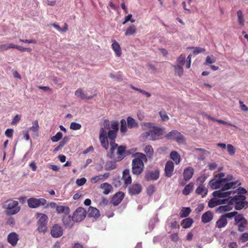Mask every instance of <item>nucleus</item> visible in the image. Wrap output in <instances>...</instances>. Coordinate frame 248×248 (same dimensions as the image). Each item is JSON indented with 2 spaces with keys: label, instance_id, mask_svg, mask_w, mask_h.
<instances>
[{
  "label": "nucleus",
  "instance_id": "obj_1",
  "mask_svg": "<svg viewBox=\"0 0 248 248\" xmlns=\"http://www.w3.org/2000/svg\"><path fill=\"white\" fill-rule=\"evenodd\" d=\"M116 136L117 132L115 130L109 131L108 134V138L111 141L110 142V148L109 152L107 155V156L110 158H114L115 151L117 150L116 154L117 155V157L116 158L115 160L120 161L128 154L126 151L125 146L123 145L118 146V145L115 142Z\"/></svg>",
  "mask_w": 248,
  "mask_h": 248
},
{
  "label": "nucleus",
  "instance_id": "obj_2",
  "mask_svg": "<svg viewBox=\"0 0 248 248\" xmlns=\"http://www.w3.org/2000/svg\"><path fill=\"white\" fill-rule=\"evenodd\" d=\"M134 158L132 161V172L136 175L141 174L144 169V162L147 161L145 155L141 153L137 152L133 154Z\"/></svg>",
  "mask_w": 248,
  "mask_h": 248
},
{
  "label": "nucleus",
  "instance_id": "obj_3",
  "mask_svg": "<svg viewBox=\"0 0 248 248\" xmlns=\"http://www.w3.org/2000/svg\"><path fill=\"white\" fill-rule=\"evenodd\" d=\"M144 125L150 128L148 131L144 132L142 136L151 140H155L161 138L163 129L158 126H155L153 123H145Z\"/></svg>",
  "mask_w": 248,
  "mask_h": 248
},
{
  "label": "nucleus",
  "instance_id": "obj_4",
  "mask_svg": "<svg viewBox=\"0 0 248 248\" xmlns=\"http://www.w3.org/2000/svg\"><path fill=\"white\" fill-rule=\"evenodd\" d=\"M241 185V183L237 180L234 182L230 183H225L223 188L220 190L215 191L213 192V195L214 197H218L219 198L228 197L231 194L232 191H225L231 188H234Z\"/></svg>",
  "mask_w": 248,
  "mask_h": 248
},
{
  "label": "nucleus",
  "instance_id": "obj_5",
  "mask_svg": "<svg viewBox=\"0 0 248 248\" xmlns=\"http://www.w3.org/2000/svg\"><path fill=\"white\" fill-rule=\"evenodd\" d=\"M2 208L6 210V214L10 216L17 214L21 209L18 202L12 199L6 201L3 204Z\"/></svg>",
  "mask_w": 248,
  "mask_h": 248
},
{
  "label": "nucleus",
  "instance_id": "obj_6",
  "mask_svg": "<svg viewBox=\"0 0 248 248\" xmlns=\"http://www.w3.org/2000/svg\"><path fill=\"white\" fill-rule=\"evenodd\" d=\"M229 198L230 203L235 204L234 208L236 210H240L248 206V202L246 201V197L244 195H236L232 198L230 197Z\"/></svg>",
  "mask_w": 248,
  "mask_h": 248
},
{
  "label": "nucleus",
  "instance_id": "obj_7",
  "mask_svg": "<svg viewBox=\"0 0 248 248\" xmlns=\"http://www.w3.org/2000/svg\"><path fill=\"white\" fill-rule=\"evenodd\" d=\"M36 216L40 218L38 221L37 230L40 232H45L47 231L46 224L48 220L47 216L44 214L37 213Z\"/></svg>",
  "mask_w": 248,
  "mask_h": 248
},
{
  "label": "nucleus",
  "instance_id": "obj_8",
  "mask_svg": "<svg viewBox=\"0 0 248 248\" xmlns=\"http://www.w3.org/2000/svg\"><path fill=\"white\" fill-rule=\"evenodd\" d=\"M46 203L47 201L44 198H30L27 200L28 205L31 208H36L40 206H44Z\"/></svg>",
  "mask_w": 248,
  "mask_h": 248
},
{
  "label": "nucleus",
  "instance_id": "obj_9",
  "mask_svg": "<svg viewBox=\"0 0 248 248\" xmlns=\"http://www.w3.org/2000/svg\"><path fill=\"white\" fill-rule=\"evenodd\" d=\"M247 220L243 215L239 214L234 218V225L238 227V231L240 232H244L247 225Z\"/></svg>",
  "mask_w": 248,
  "mask_h": 248
},
{
  "label": "nucleus",
  "instance_id": "obj_10",
  "mask_svg": "<svg viewBox=\"0 0 248 248\" xmlns=\"http://www.w3.org/2000/svg\"><path fill=\"white\" fill-rule=\"evenodd\" d=\"M87 212L82 207L78 208L74 212L72 220L75 222H80L86 217Z\"/></svg>",
  "mask_w": 248,
  "mask_h": 248
},
{
  "label": "nucleus",
  "instance_id": "obj_11",
  "mask_svg": "<svg viewBox=\"0 0 248 248\" xmlns=\"http://www.w3.org/2000/svg\"><path fill=\"white\" fill-rule=\"evenodd\" d=\"M160 176V171L158 169L148 170L145 173L144 179L146 181L157 180Z\"/></svg>",
  "mask_w": 248,
  "mask_h": 248
},
{
  "label": "nucleus",
  "instance_id": "obj_12",
  "mask_svg": "<svg viewBox=\"0 0 248 248\" xmlns=\"http://www.w3.org/2000/svg\"><path fill=\"white\" fill-rule=\"evenodd\" d=\"M166 137L170 140H175L178 143H182L184 141V136L177 130H172L167 134Z\"/></svg>",
  "mask_w": 248,
  "mask_h": 248
},
{
  "label": "nucleus",
  "instance_id": "obj_13",
  "mask_svg": "<svg viewBox=\"0 0 248 248\" xmlns=\"http://www.w3.org/2000/svg\"><path fill=\"white\" fill-rule=\"evenodd\" d=\"M128 193L131 195H136L140 194L142 190L141 184L139 183L133 184L128 187Z\"/></svg>",
  "mask_w": 248,
  "mask_h": 248
},
{
  "label": "nucleus",
  "instance_id": "obj_14",
  "mask_svg": "<svg viewBox=\"0 0 248 248\" xmlns=\"http://www.w3.org/2000/svg\"><path fill=\"white\" fill-rule=\"evenodd\" d=\"M19 239V235L15 232L10 233L7 236V242L13 247L16 246Z\"/></svg>",
  "mask_w": 248,
  "mask_h": 248
},
{
  "label": "nucleus",
  "instance_id": "obj_15",
  "mask_svg": "<svg viewBox=\"0 0 248 248\" xmlns=\"http://www.w3.org/2000/svg\"><path fill=\"white\" fill-rule=\"evenodd\" d=\"M51 234L54 238H58L63 234V229L58 224H55L53 226L51 230Z\"/></svg>",
  "mask_w": 248,
  "mask_h": 248
},
{
  "label": "nucleus",
  "instance_id": "obj_16",
  "mask_svg": "<svg viewBox=\"0 0 248 248\" xmlns=\"http://www.w3.org/2000/svg\"><path fill=\"white\" fill-rule=\"evenodd\" d=\"M165 175L167 177H170L174 171V164L171 161H168L165 167Z\"/></svg>",
  "mask_w": 248,
  "mask_h": 248
},
{
  "label": "nucleus",
  "instance_id": "obj_17",
  "mask_svg": "<svg viewBox=\"0 0 248 248\" xmlns=\"http://www.w3.org/2000/svg\"><path fill=\"white\" fill-rule=\"evenodd\" d=\"M124 197V193L119 191L117 192L112 197L111 202L114 206L119 205L123 200Z\"/></svg>",
  "mask_w": 248,
  "mask_h": 248
},
{
  "label": "nucleus",
  "instance_id": "obj_18",
  "mask_svg": "<svg viewBox=\"0 0 248 248\" xmlns=\"http://www.w3.org/2000/svg\"><path fill=\"white\" fill-rule=\"evenodd\" d=\"M216 197H214V198L211 199L209 201L208 206L210 208H213L220 204H226V202L228 201L227 199L219 200L216 198Z\"/></svg>",
  "mask_w": 248,
  "mask_h": 248
},
{
  "label": "nucleus",
  "instance_id": "obj_19",
  "mask_svg": "<svg viewBox=\"0 0 248 248\" xmlns=\"http://www.w3.org/2000/svg\"><path fill=\"white\" fill-rule=\"evenodd\" d=\"M224 184V181L216 178L215 180H212L209 183V185L213 189H216L220 187L223 188Z\"/></svg>",
  "mask_w": 248,
  "mask_h": 248
},
{
  "label": "nucleus",
  "instance_id": "obj_20",
  "mask_svg": "<svg viewBox=\"0 0 248 248\" xmlns=\"http://www.w3.org/2000/svg\"><path fill=\"white\" fill-rule=\"evenodd\" d=\"M194 174V169L193 168L188 167L186 168L183 172L184 180L185 181H188L193 176Z\"/></svg>",
  "mask_w": 248,
  "mask_h": 248
},
{
  "label": "nucleus",
  "instance_id": "obj_21",
  "mask_svg": "<svg viewBox=\"0 0 248 248\" xmlns=\"http://www.w3.org/2000/svg\"><path fill=\"white\" fill-rule=\"evenodd\" d=\"M122 179L125 185H128L131 184L132 178L130 174L129 170L125 169L123 170Z\"/></svg>",
  "mask_w": 248,
  "mask_h": 248
},
{
  "label": "nucleus",
  "instance_id": "obj_22",
  "mask_svg": "<svg viewBox=\"0 0 248 248\" xmlns=\"http://www.w3.org/2000/svg\"><path fill=\"white\" fill-rule=\"evenodd\" d=\"M88 214L89 217H93L95 219L98 218L100 216L99 210L93 206L89 207Z\"/></svg>",
  "mask_w": 248,
  "mask_h": 248
},
{
  "label": "nucleus",
  "instance_id": "obj_23",
  "mask_svg": "<svg viewBox=\"0 0 248 248\" xmlns=\"http://www.w3.org/2000/svg\"><path fill=\"white\" fill-rule=\"evenodd\" d=\"M230 198H229L228 199H226L228 201H227L226 202V203H227L228 204L219 206L217 209V211L220 213H223L231 211L232 209V204L230 203Z\"/></svg>",
  "mask_w": 248,
  "mask_h": 248
},
{
  "label": "nucleus",
  "instance_id": "obj_24",
  "mask_svg": "<svg viewBox=\"0 0 248 248\" xmlns=\"http://www.w3.org/2000/svg\"><path fill=\"white\" fill-rule=\"evenodd\" d=\"M213 218V214L210 211H208L204 213L202 216V221L203 223H207L212 220Z\"/></svg>",
  "mask_w": 248,
  "mask_h": 248
},
{
  "label": "nucleus",
  "instance_id": "obj_25",
  "mask_svg": "<svg viewBox=\"0 0 248 248\" xmlns=\"http://www.w3.org/2000/svg\"><path fill=\"white\" fill-rule=\"evenodd\" d=\"M112 42L111 47L115 52L116 55L118 57L121 56L122 55V50L120 45L115 40H112Z\"/></svg>",
  "mask_w": 248,
  "mask_h": 248
},
{
  "label": "nucleus",
  "instance_id": "obj_26",
  "mask_svg": "<svg viewBox=\"0 0 248 248\" xmlns=\"http://www.w3.org/2000/svg\"><path fill=\"white\" fill-rule=\"evenodd\" d=\"M75 94L76 96L82 99L90 100L93 98V97L91 96H88L86 95L84 93V91L81 88L78 89L76 91Z\"/></svg>",
  "mask_w": 248,
  "mask_h": 248
},
{
  "label": "nucleus",
  "instance_id": "obj_27",
  "mask_svg": "<svg viewBox=\"0 0 248 248\" xmlns=\"http://www.w3.org/2000/svg\"><path fill=\"white\" fill-rule=\"evenodd\" d=\"M228 223L227 219H226L223 215H221L218 220L216 223L215 227L216 228L221 229L225 227Z\"/></svg>",
  "mask_w": 248,
  "mask_h": 248
},
{
  "label": "nucleus",
  "instance_id": "obj_28",
  "mask_svg": "<svg viewBox=\"0 0 248 248\" xmlns=\"http://www.w3.org/2000/svg\"><path fill=\"white\" fill-rule=\"evenodd\" d=\"M100 188L104 190L103 193L108 195L112 190V186L108 183H104L100 185Z\"/></svg>",
  "mask_w": 248,
  "mask_h": 248
},
{
  "label": "nucleus",
  "instance_id": "obj_29",
  "mask_svg": "<svg viewBox=\"0 0 248 248\" xmlns=\"http://www.w3.org/2000/svg\"><path fill=\"white\" fill-rule=\"evenodd\" d=\"M56 211L58 214L63 213L67 215L70 213V208L68 206L58 205Z\"/></svg>",
  "mask_w": 248,
  "mask_h": 248
},
{
  "label": "nucleus",
  "instance_id": "obj_30",
  "mask_svg": "<svg viewBox=\"0 0 248 248\" xmlns=\"http://www.w3.org/2000/svg\"><path fill=\"white\" fill-rule=\"evenodd\" d=\"M170 158L176 165L179 164L181 161L180 155L176 151H172L170 153Z\"/></svg>",
  "mask_w": 248,
  "mask_h": 248
},
{
  "label": "nucleus",
  "instance_id": "obj_31",
  "mask_svg": "<svg viewBox=\"0 0 248 248\" xmlns=\"http://www.w3.org/2000/svg\"><path fill=\"white\" fill-rule=\"evenodd\" d=\"M136 32V27L134 25H131L125 30L124 35L125 36L133 35Z\"/></svg>",
  "mask_w": 248,
  "mask_h": 248
},
{
  "label": "nucleus",
  "instance_id": "obj_32",
  "mask_svg": "<svg viewBox=\"0 0 248 248\" xmlns=\"http://www.w3.org/2000/svg\"><path fill=\"white\" fill-rule=\"evenodd\" d=\"M117 157V156L116 157H115V155L114 156V158H113L115 160L114 161H109L107 162L106 164L105 165V169L106 170H112L116 169V161H117L115 160V159Z\"/></svg>",
  "mask_w": 248,
  "mask_h": 248
},
{
  "label": "nucleus",
  "instance_id": "obj_33",
  "mask_svg": "<svg viewBox=\"0 0 248 248\" xmlns=\"http://www.w3.org/2000/svg\"><path fill=\"white\" fill-rule=\"evenodd\" d=\"M193 223V220L190 218H186L181 222V225L185 229L190 228Z\"/></svg>",
  "mask_w": 248,
  "mask_h": 248
},
{
  "label": "nucleus",
  "instance_id": "obj_34",
  "mask_svg": "<svg viewBox=\"0 0 248 248\" xmlns=\"http://www.w3.org/2000/svg\"><path fill=\"white\" fill-rule=\"evenodd\" d=\"M193 187L194 184L193 183H189L185 186V188L183 190V194L185 195H188L193 191Z\"/></svg>",
  "mask_w": 248,
  "mask_h": 248
},
{
  "label": "nucleus",
  "instance_id": "obj_35",
  "mask_svg": "<svg viewBox=\"0 0 248 248\" xmlns=\"http://www.w3.org/2000/svg\"><path fill=\"white\" fill-rule=\"evenodd\" d=\"M196 193L197 194L201 195L203 197L205 196L207 193V190L202 185H200L196 189Z\"/></svg>",
  "mask_w": 248,
  "mask_h": 248
},
{
  "label": "nucleus",
  "instance_id": "obj_36",
  "mask_svg": "<svg viewBox=\"0 0 248 248\" xmlns=\"http://www.w3.org/2000/svg\"><path fill=\"white\" fill-rule=\"evenodd\" d=\"M144 152L149 158H152L154 155V150L151 145H146L145 147Z\"/></svg>",
  "mask_w": 248,
  "mask_h": 248
},
{
  "label": "nucleus",
  "instance_id": "obj_37",
  "mask_svg": "<svg viewBox=\"0 0 248 248\" xmlns=\"http://www.w3.org/2000/svg\"><path fill=\"white\" fill-rule=\"evenodd\" d=\"M190 212V207H183L180 211V216L182 218L186 217L188 216Z\"/></svg>",
  "mask_w": 248,
  "mask_h": 248
},
{
  "label": "nucleus",
  "instance_id": "obj_38",
  "mask_svg": "<svg viewBox=\"0 0 248 248\" xmlns=\"http://www.w3.org/2000/svg\"><path fill=\"white\" fill-rule=\"evenodd\" d=\"M127 125L129 128L138 127V124L135 120L131 117H128L127 119Z\"/></svg>",
  "mask_w": 248,
  "mask_h": 248
},
{
  "label": "nucleus",
  "instance_id": "obj_39",
  "mask_svg": "<svg viewBox=\"0 0 248 248\" xmlns=\"http://www.w3.org/2000/svg\"><path fill=\"white\" fill-rule=\"evenodd\" d=\"M237 15L238 17V22L239 24L242 26H243L244 25L245 20L242 11L241 10H239L237 12Z\"/></svg>",
  "mask_w": 248,
  "mask_h": 248
},
{
  "label": "nucleus",
  "instance_id": "obj_40",
  "mask_svg": "<svg viewBox=\"0 0 248 248\" xmlns=\"http://www.w3.org/2000/svg\"><path fill=\"white\" fill-rule=\"evenodd\" d=\"M173 68L174 69L175 72L177 73L179 76H181L183 75L184 69L183 68V65L176 64L173 65Z\"/></svg>",
  "mask_w": 248,
  "mask_h": 248
},
{
  "label": "nucleus",
  "instance_id": "obj_41",
  "mask_svg": "<svg viewBox=\"0 0 248 248\" xmlns=\"http://www.w3.org/2000/svg\"><path fill=\"white\" fill-rule=\"evenodd\" d=\"M177 64L184 65L186 62V56L185 54L180 55L177 59Z\"/></svg>",
  "mask_w": 248,
  "mask_h": 248
},
{
  "label": "nucleus",
  "instance_id": "obj_42",
  "mask_svg": "<svg viewBox=\"0 0 248 248\" xmlns=\"http://www.w3.org/2000/svg\"><path fill=\"white\" fill-rule=\"evenodd\" d=\"M121 127H120V131L123 134H124L127 130V126L126 123L124 119H122L121 120Z\"/></svg>",
  "mask_w": 248,
  "mask_h": 248
},
{
  "label": "nucleus",
  "instance_id": "obj_43",
  "mask_svg": "<svg viewBox=\"0 0 248 248\" xmlns=\"http://www.w3.org/2000/svg\"><path fill=\"white\" fill-rule=\"evenodd\" d=\"M239 214L237 211L232 212L225 214L222 215L223 216L227 219V218H232L234 217V219L236 216H237Z\"/></svg>",
  "mask_w": 248,
  "mask_h": 248
},
{
  "label": "nucleus",
  "instance_id": "obj_44",
  "mask_svg": "<svg viewBox=\"0 0 248 248\" xmlns=\"http://www.w3.org/2000/svg\"><path fill=\"white\" fill-rule=\"evenodd\" d=\"M62 137V133L60 132H59L55 136L51 137V140L53 142H57L60 140Z\"/></svg>",
  "mask_w": 248,
  "mask_h": 248
},
{
  "label": "nucleus",
  "instance_id": "obj_45",
  "mask_svg": "<svg viewBox=\"0 0 248 248\" xmlns=\"http://www.w3.org/2000/svg\"><path fill=\"white\" fill-rule=\"evenodd\" d=\"M159 114L163 121L165 122L169 120V117L165 111H161L159 112Z\"/></svg>",
  "mask_w": 248,
  "mask_h": 248
},
{
  "label": "nucleus",
  "instance_id": "obj_46",
  "mask_svg": "<svg viewBox=\"0 0 248 248\" xmlns=\"http://www.w3.org/2000/svg\"><path fill=\"white\" fill-rule=\"evenodd\" d=\"M70 128L73 130H77L81 128V125L76 122H72L71 123Z\"/></svg>",
  "mask_w": 248,
  "mask_h": 248
},
{
  "label": "nucleus",
  "instance_id": "obj_47",
  "mask_svg": "<svg viewBox=\"0 0 248 248\" xmlns=\"http://www.w3.org/2000/svg\"><path fill=\"white\" fill-rule=\"evenodd\" d=\"M227 151L229 154L231 155H233L235 152V149L234 147L230 144L227 145Z\"/></svg>",
  "mask_w": 248,
  "mask_h": 248
},
{
  "label": "nucleus",
  "instance_id": "obj_48",
  "mask_svg": "<svg viewBox=\"0 0 248 248\" xmlns=\"http://www.w3.org/2000/svg\"><path fill=\"white\" fill-rule=\"evenodd\" d=\"M39 128L38 122L37 121H35L33 124V125L30 127V129L33 132H37Z\"/></svg>",
  "mask_w": 248,
  "mask_h": 248
},
{
  "label": "nucleus",
  "instance_id": "obj_49",
  "mask_svg": "<svg viewBox=\"0 0 248 248\" xmlns=\"http://www.w3.org/2000/svg\"><path fill=\"white\" fill-rule=\"evenodd\" d=\"M62 221L64 225L66 226L70 225L71 223V217L70 216H64L62 218Z\"/></svg>",
  "mask_w": 248,
  "mask_h": 248
},
{
  "label": "nucleus",
  "instance_id": "obj_50",
  "mask_svg": "<svg viewBox=\"0 0 248 248\" xmlns=\"http://www.w3.org/2000/svg\"><path fill=\"white\" fill-rule=\"evenodd\" d=\"M132 15L129 14L128 16L124 17V21L122 23V24L124 25L129 21H130L132 23L135 21V20L132 18Z\"/></svg>",
  "mask_w": 248,
  "mask_h": 248
},
{
  "label": "nucleus",
  "instance_id": "obj_51",
  "mask_svg": "<svg viewBox=\"0 0 248 248\" xmlns=\"http://www.w3.org/2000/svg\"><path fill=\"white\" fill-rule=\"evenodd\" d=\"M155 191V187L153 185H150L147 188V194L151 196L152 195Z\"/></svg>",
  "mask_w": 248,
  "mask_h": 248
},
{
  "label": "nucleus",
  "instance_id": "obj_52",
  "mask_svg": "<svg viewBox=\"0 0 248 248\" xmlns=\"http://www.w3.org/2000/svg\"><path fill=\"white\" fill-rule=\"evenodd\" d=\"M193 49H194V50L193 51V53L194 54H198L201 52H204L205 50L204 48L199 47H192Z\"/></svg>",
  "mask_w": 248,
  "mask_h": 248
},
{
  "label": "nucleus",
  "instance_id": "obj_53",
  "mask_svg": "<svg viewBox=\"0 0 248 248\" xmlns=\"http://www.w3.org/2000/svg\"><path fill=\"white\" fill-rule=\"evenodd\" d=\"M239 239L242 242H246L248 240V233L244 232L240 236Z\"/></svg>",
  "mask_w": 248,
  "mask_h": 248
},
{
  "label": "nucleus",
  "instance_id": "obj_54",
  "mask_svg": "<svg viewBox=\"0 0 248 248\" xmlns=\"http://www.w3.org/2000/svg\"><path fill=\"white\" fill-rule=\"evenodd\" d=\"M20 119L21 116L18 114H16L13 119L11 124L12 125L16 124L20 120Z\"/></svg>",
  "mask_w": 248,
  "mask_h": 248
},
{
  "label": "nucleus",
  "instance_id": "obj_55",
  "mask_svg": "<svg viewBox=\"0 0 248 248\" xmlns=\"http://www.w3.org/2000/svg\"><path fill=\"white\" fill-rule=\"evenodd\" d=\"M86 182V179L85 178H81L76 180V184L78 186H83Z\"/></svg>",
  "mask_w": 248,
  "mask_h": 248
},
{
  "label": "nucleus",
  "instance_id": "obj_56",
  "mask_svg": "<svg viewBox=\"0 0 248 248\" xmlns=\"http://www.w3.org/2000/svg\"><path fill=\"white\" fill-rule=\"evenodd\" d=\"M217 122L219 124H225V125H229V126H233L235 128H237V126L234 124H233L230 123H229V122H226V121H224L223 120H218L217 121Z\"/></svg>",
  "mask_w": 248,
  "mask_h": 248
},
{
  "label": "nucleus",
  "instance_id": "obj_57",
  "mask_svg": "<svg viewBox=\"0 0 248 248\" xmlns=\"http://www.w3.org/2000/svg\"><path fill=\"white\" fill-rule=\"evenodd\" d=\"M14 130L13 129L8 128L6 129L5 134L8 138H11L13 137Z\"/></svg>",
  "mask_w": 248,
  "mask_h": 248
},
{
  "label": "nucleus",
  "instance_id": "obj_58",
  "mask_svg": "<svg viewBox=\"0 0 248 248\" xmlns=\"http://www.w3.org/2000/svg\"><path fill=\"white\" fill-rule=\"evenodd\" d=\"M7 224L13 226L15 224V220L13 217H10L7 219Z\"/></svg>",
  "mask_w": 248,
  "mask_h": 248
},
{
  "label": "nucleus",
  "instance_id": "obj_59",
  "mask_svg": "<svg viewBox=\"0 0 248 248\" xmlns=\"http://www.w3.org/2000/svg\"><path fill=\"white\" fill-rule=\"evenodd\" d=\"M215 62V59L213 58H211L210 56H208L206 58V61L204 63L205 64H211Z\"/></svg>",
  "mask_w": 248,
  "mask_h": 248
},
{
  "label": "nucleus",
  "instance_id": "obj_60",
  "mask_svg": "<svg viewBox=\"0 0 248 248\" xmlns=\"http://www.w3.org/2000/svg\"><path fill=\"white\" fill-rule=\"evenodd\" d=\"M118 123L117 122H112L111 123V128L113 129L112 130H115L116 132L118 130Z\"/></svg>",
  "mask_w": 248,
  "mask_h": 248
},
{
  "label": "nucleus",
  "instance_id": "obj_61",
  "mask_svg": "<svg viewBox=\"0 0 248 248\" xmlns=\"http://www.w3.org/2000/svg\"><path fill=\"white\" fill-rule=\"evenodd\" d=\"M237 191H238V195H242V194H245L247 193L246 189L245 188H244V187H239L237 189Z\"/></svg>",
  "mask_w": 248,
  "mask_h": 248
},
{
  "label": "nucleus",
  "instance_id": "obj_62",
  "mask_svg": "<svg viewBox=\"0 0 248 248\" xmlns=\"http://www.w3.org/2000/svg\"><path fill=\"white\" fill-rule=\"evenodd\" d=\"M224 176H225V174L224 173L221 172V173H218L215 176V178L224 181L223 180V179H225V178H224Z\"/></svg>",
  "mask_w": 248,
  "mask_h": 248
},
{
  "label": "nucleus",
  "instance_id": "obj_63",
  "mask_svg": "<svg viewBox=\"0 0 248 248\" xmlns=\"http://www.w3.org/2000/svg\"><path fill=\"white\" fill-rule=\"evenodd\" d=\"M57 204L54 202H51L47 204V205L46 206V208H47L48 207H50L52 208L55 209L56 210L57 207Z\"/></svg>",
  "mask_w": 248,
  "mask_h": 248
},
{
  "label": "nucleus",
  "instance_id": "obj_64",
  "mask_svg": "<svg viewBox=\"0 0 248 248\" xmlns=\"http://www.w3.org/2000/svg\"><path fill=\"white\" fill-rule=\"evenodd\" d=\"M239 103L240 104V108L241 110L244 111H248V108L245 104H244L242 101H240Z\"/></svg>",
  "mask_w": 248,
  "mask_h": 248
}]
</instances>
